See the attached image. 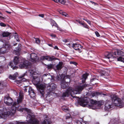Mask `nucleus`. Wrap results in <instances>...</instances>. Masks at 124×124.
<instances>
[{
	"instance_id": "obj_40",
	"label": "nucleus",
	"mask_w": 124,
	"mask_h": 124,
	"mask_svg": "<svg viewBox=\"0 0 124 124\" xmlns=\"http://www.w3.org/2000/svg\"><path fill=\"white\" fill-rule=\"evenodd\" d=\"M9 65V66H10L11 67V68H12L14 66V65L13 64V62H10Z\"/></svg>"
},
{
	"instance_id": "obj_18",
	"label": "nucleus",
	"mask_w": 124,
	"mask_h": 124,
	"mask_svg": "<svg viewBox=\"0 0 124 124\" xmlns=\"http://www.w3.org/2000/svg\"><path fill=\"white\" fill-rule=\"evenodd\" d=\"M82 47L80 45L75 43L74 44L73 48L77 50H79L80 48H81Z\"/></svg>"
},
{
	"instance_id": "obj_17",
	"label": "nucleus",
	"mask_w": 124,
	"mask_h": 124,
	"mask_svg": "<svg viewBox=\"0 0 124 124\" xmlns=\"http://www.w3.org/2000/svg\"><path fill=\"white\" fill-rule=\"evenodd\" d=\"M23 94L22 93H20L19 97L17 100V103L19 104L21 102L23 99Z\"/></svg>"
},
{
	"instance_id": "obj_13",
	"label": "nucleus",
	"mask_w": 124,
	"mask_h": 124,
	"mask_svg": "<svg viewBox=\"0 0 124 124\" xmlns=\"http://www.w3.org/2000/svg\"><path fill=\"white\" fill-rule=\"evenodd\" d=\"M30 60L33 62H35L38 59L37 55L34 53H32L30 55Z\"/></svg>"
},
{
	"instance_id": "obj_4",
	"label": "nucleus",
	"mask_w": 124,
	"mask_h": 124,
	"mask_svg": "<svg viewBox=\"0 0 124 124\" xmlns=\"http://www.w3.org/2000/svg\"><path fill=\"white\" fill-rule=\"evenodd\" d=\"M112 101L113 104L116 106H121L120 107L121 108L124 106V104L121 101V99L115 96H114L112 99Z\"/></svg>"
},
{
	"instance_id": "obj_49",
	"label": "nucleus",
	"mask_w": 124,
	"mask_h": 124,
	"mask_svg": "<svg viewBox=\"0 0 124 124\" xmlns=\"http://www.w3.org/2000/svg\"><path fill=\"white\" fill-rule=\"evenodd\" d=\"M57 28V30H59L60 31H62V29H61L60 28H59L58 25V27H56Z\"/></svg>"
},
{
	"instance_id": "obj_5",
	"label": "nucleus",
	"mask_w": 124,
	"mask_h": 124,
	"mask_svg": "<svg viewBox=\"0 0 124 124\" xmlns=\"http://www.w3.org/2000/svg\"><path fill=\"white\" fill-rule=\"evenodd\" d=\"M25 110L29 114H28L27 116V119H28L29 117L30 118L28 120L29 121V123H31V122L33 121V124H37L39 123V121L36 119H34L33 120L32 119V115H31V110L27 108H25Z\"/></svg>"
},
{
	"instance_id": "obj_38",
	"label": "nucleus",
	"mask_w": 124,
	"mask_h": 124,
	"mask_svg": "<svg viewBox=\"0 0 124 124\" xmlns=\"http://www.w3.org/2000/svg\"><path fill=\"white\" fill-rule=\"evenodd\" d=\"M43 124H48V123L47 120H44L42 123Z\"/></svg>"
},
{
	"instance_id": "obj_36",
	"label": "nucleus",
	"mask_w": 124,
	"mask_h": 124,
	"mask_svg": "<svg viewBox=\"0 0 124 124\" xmlns=\"http://www.w3.org/2000/svg\"><path fill=\"white\" fill-rule=\"evenodd\" d=\"M91 102L92 104L94 105H95L96 104V101L92 100H91Z\"/></svg>"
},
{
	"instance_id": "obj_60",
	"label": "nucleus",
	"mask_w": 124,
	"mask_h": 124,
	"mask_svg": "<svg viewBox=\"0 0 124 124\" xmlns=\"http://www.w3.org/2000/svg\"><path fill=\"white\" fill-rule=\"evenodd\" d=\"M24 75H23L21 77H20L21 78H22L23 77H24Z\"/></svg>"
},
{
	"instance_id": "obj_56",
	"label": "nucleus",
	"mask_w": 124,
	"mask_h": 124,
	"mask_svg": "<svg viewBox=\"0 0 124 124\" xmlns=\"http://www.w3.org/2000/svg\"><path fill=\"white\" fill-rule=\"evenodd\" d=\"M54 48L55 49H58V48L57 46H55L54 47Z\"/></svg>"
},
{
	"instance_id": "obj_37",
	"label": "nucleus",
	"mask_w": 124,
	"mask_h": 124,
	"mask_svg": "<svg viewBox=\"0 0 124 124\" xmlns=\"http://www.w3.org/2000/svg\"><path fill=\"white\" fill-rule=\"evenodd\" d=\"M47 68L48 69H50L52 68L53 67V65L52 64H50L47 65Z\"/></svg>"
},
{
	"instance_id": "obj_23",
	"label": "nucleus",
	"mask_w": 124,
	"mask_h": 124,
	"mask_svg": "<svg viewBox=\"0 0 124 124\" xmlns=\"http://www.w3.org/2000/svg\"><path fill=\"white\" fill-rule=\"evenodd\" d=\"M12 124H26L24 122H20L19 121H15L13 122Z\"/></svg>"
},
{
	"instance_id": "obj_9",
	"label": "nucleus",
	"mask_w": 124,
	"mask_h": 124,
	"mask_svg": "<svg viewBox=\"0 0 124 124\" xmlns=\"http://www.w3.org/2000/svg\"><path fill=\"white\" fill-rule=\"evenodd\" d=\"M38 87L39 89L40 93L43 96H44V90L46 87V84H43L38 85Z\"/></svg>"
},
{
	"instance_id": "obj_26",
	"label": "nucleus",
	"mask_w": 124,
	"mask_h": 124,
	"mask_svg": "<svg viewBox=\"0 0 124 124\" xmlns=\"http://www.w3.org/2000/svg\"><path fill=\"white\" fill-rule=\"evenodd\" d=\"M58 11L59 13L62 15L64 16H65L67 17L68 16V14L65 12H63L62 11L60 10H59Z\"/></svg>"
},
{
	"instance_id": "obj_45",
	"label": "nucleus",
	"mask_w": 124,
	"mask_h": 124,
	"mask_svg": "<svg viewBox=\"0 0 124 124\" xmlns=\"http://www.w3.org/2000/svg\"><path fill=\"white\" fill-rule=\"evenodd\" d=\"M97 80L96 79L94 78L92 79L91 80V82L93 83H93V81H96Z\"/></svg>"
},
{
	"instance_id": "obj_19",
	"label": "nucleus",
	"mask_w": 124,
	"mask_h": 124,
	"mask_svg": "<svg viewBox=\"0 0 124 124\" xmlns=\"http://www.w3.org/2000/svg\"><path fill=\"white\" fill-rule=\"evenodd\" d=\"M18 75L17 73H15L13 76L10 75L9 76V78L10 79L15 80L16 78Z\"/></svg>"
},
{
	"instance_id": "obj_27",
	"label": "nucleus",
	"mask_w": 124,
	"mask_h": 124,
	"mask_svg": "<svg viewBox=\"0 0 124 124\" xmlns=\"http://www.w3.org/2000/svg\"><path fill=\"white\" fill-rule=\"evenodd\" d=\"M51 24L52 26V27L53 26H55L56 27H58V25L55 23V22L53 20H52L51 22Z\"/></svg>"
},
{
	"instance_id": "obj_10",
	"label": "nucleus",
	"mask_w": 124,
	"mask_h": 124,
	"mask_svg": "<svg viewBox=\"0 0 124 124\" xmlns=\"http://www.w3.org/2000/svg\"><path fill=\"white\" fill-rule=\"evenodd\" d=\"M13 102V100L9 97H5L4 98V103L7 105H11Z\"/></svg>"
},
{
	"instance_id": "obj_47",
	"label": "nucleus",
	"mask_w": 124,
	"mask_h": 124,
	"mask_svg": "<svg viewBox=\"0 0 124 124\" xmlns=\"http://www.w3.org/2000/svg\"><path fill=\"white\" fill-rule=\"evenodd\" d=\"M83 26L85 28H87V25L85 24L84 23L83 25Z\"/></svg>"
},
{
	"instance_id": "obj_15",
	"label": "nucleus",
	"mask_w": 124,
	"mask_h": 124,
	"mask_svg": "<svg viewBox=\"0 0 124 124\" xmlns=\"http://www.w3.org/2000/svg\"><path fill=\"white\" fill-rule=\"evenodd\" d=\"M22 58H20L18 56L15 57L14 60V64L16 65L18 63H20L21 62V60H22Z\"/></svg>"
},
{
	"instance_id": "obj_53",
	"label": "nucleus",
	"mask_w": 124,
	"mask_h": 124,
	"mask_svg": "<svg viewBox=\"0 0 124 124\" xmlns=\"http://www.w3.org/2000/svg\"><path fill=\"white\" fill-rule=\"evenodd\" d=\"M78 22L80 24H81L83 26V25L84 23H82L80 21H79Z\"/></svg>"
},
{
	"instance_id": "obj_52",
	"label": "nucleus",
	"mask_w": 124,
	"mask_h": 124,
	"mask_svg": "<svg viewBox=\"0 0 124 124\" xmlns=\"http://www.w3.org/2000/svg\"><path fill=\"white\" fill-rule=\"evenodd\" d=\"M59 0H53L55 2L58 3L59 2Z\"/></svg>"
},
{
	"instance_id": "obj_43",
	"label": "nucleus",
	"mask_w": 124,
	"mask_h": 124,
	"mask_svg": "<svg viewBox=\"0 0 124 124\" xmlns=\"http://www.w3.org/2000/svg\"><path fill=\"white\" fill-rule=\"evenodd\" d=\"M15 38L16 39V41H18H18H19V39L18 38V36L16 34L15 35Z\"/></svg>"
},
{
	"instance_id": "obj_51",
	"label": "nucleus",
	"mask_w": 124,
	"mask_h": 124,
	"mask_svg": "<svg viewBox=\"0 0 124 124\" xmlns=\"http://www.w3.org/2000/svg\"><path fill=\"white\" fill-rule=\"evenodd\" d=\"M39 16L42 17H44V15L43 14H39Z\"/></svg>"
},
{
	"instance_id": "obj_55",
	"label": "nucleus",
	"mask_w": 124,
	"mask_h": 124,
	"mask_svg": "<svg viewBox=\"0 0 124 124\" xmlns=\"http://www.w3.org/2000/svg\"><path fill=\"white\" fill-rule=\"evenodd\" d=\"M90 2H91V3H92V4H95V3L93 2V1H90Z\"/></svg>"
},
{
	"instance_id": "obj_7",
	"label": "nucleus",
	"mask_w": 124,
	"mask_h": 124,
	"mask_svg": "<svg viewBox=\"0 0 124 124\" xmlns=\"http://www.w3.org/2000/svg\"><path fill=\"white\" fill-rule=\"evenodd\" d=\"M20 63V64H19V66L20 68H23L25 67L27 68H28V62L25 59L22 58V60H21V62Z\"/></svg>"
},
{
	"instance_id": "obj_28",
	"label": "nucleus",
	"mask_w": 124,
	"mask_h": 124,
	"mask_svg": "<svg viewBox=\"0 0 124 124\" xmlns=\"http://www.w3.org/2000/svg\"><path fill=\"white\" fill-rule=\"evenodd\" d=\"M109 102H108L106 103L105 105V107L107 108H111L112 107L111 105L109 104Z\"/></svg>"
},
{
	"instance_id": "obj_42",
	"label": "nucleus",
	"mask_w": 124,
	"mask_h": 124,
	"mask_svg": "<svg viewBox=\"0 0 124 124\" xmlns=\"http://www.w3.org/2000/svg\"><path fill=\"white\" fill-rule=\"evenodd\" d=\"M0 25L1 26L3 27H5L6 26V25L3 23H0Z\"/></svg>"
},
{
	"instance_id": "obj_32",
	"label": "nucleus",
	"mask_w": 124,
	"mask_h": 124,
	"mask_svg": "<svg viewBox=\"0 0 124 124\" xmlns=\"http://www.w3.org/2000/svg\"><path fill=\"white\" fill-rule=\"evenodd\" d=\"M101 76H103V75H107V74H106V72L104 71H101Z\"/></svg>"
},
{
	"instance_id": "obj_2",
	"label": "nucleus",
	"mask_w": 124,
	"mask_h": 124,
	"mask_svg": "<svg viewBox=\"0 0 124 124\" xmlns=\"http://www.w3.org/2000/svg\"><path fill=\"white\" fill-rule=\"evenodd\" d=\"M87 86V85L86 84L78 86L75 87L74 90L72 88L69 87L65 92L63 93L62 96L65 97L70 95L71 96L73 97L72 94H79L83 89Z\"/></svg>"
},
{
	"instance_id": "obj_6",
	"label": "nucleus",
	"mask_w": 124,
	"mask_h": 124,
	"mask_svg": "<svg viewBox=\"0 0 124 124\" xmlns=\"http://www.w3.org/2000/svg\"><path fill=\"white\" fill-rule=\"evenodd\" d=\"M29 72L31 76L33 77V79L35 80L37 82H38L41 80L39 79V75L38 73V72L36 71L35 70H30Z\"/></svg>"
},
{
	"instance_id": "obj_30",
	"label": "nucleus",
	"mask_w": 124,
	"mask_h": 124,
	"mask_svg": "<svg viewBox=\"0 0 124 124\" xmlns=\"http://www.w3.org/2000/svg\"><path fill=\"white\" fill-rule=\"evenodd\" d=\"M34 39H35L36 43L37 44H39L40 43V40L38 38H34Z\"/></svg>"
},
{
	"instance_id": "obj_11",
	"label": "nucleus",
	"mask_w": 124,
	"mask_h": 124,
	"mask_svg": "<svg viewBox=\"0 0 124 124\" xmlns=\"http://www.w3.org/2000/svg\"><path fill=\"white\" fill-rule=\"evenodd\" d=\"M88 101L87 98H81L79 99V103L80 105L84 107L88 103Z\"/></svg>"
},
{
	"instance_id": "obj_22",
	"label": "nucleus",
	"mask_w": 124,
	"mask_h": 124,
	"mask_svg": "<svg viewBox=\"0 0 124 124\" xmlns=\"http://www.w3.org/2000/svg\"><path fill=\"white\" fill-rule=\"evenodd\" d=\"M88 76V74L87 73L85 74H84L82 78V82L83 83H84L86 79L87 78Z\"/></svg>"
},
{
	"instance_id": "obj_41",
	"label": "nucleus",
	"mask_w": 124,
	"mask_h": 124,
	"mask_svg": "<svg viewBox=\"0 0 124 124\" xmlns=\"http://www.w3.org/2000/svg\"><path fill=\"white\" fill-rule=\"evenodd\" d=\"M20 50L19 49L17 51H15L16 54L17 55H19L20 54Z\"/></svg>"
},
{
	"instance_id": "obj_1",
	"label": "nucleus",
	"mask_w": 124,
	"mask_h": 124,
	"mask_svg": "<svg viewBox=\"0 0 124 124\" xmlns=\"http://www.w3.org/2000/svg\"><path fill=\"white\" fill-rule=\"evenodd\" d=\"M17 104L16 102H14L10 109L5 107H0V118L6 119L8 117L15 115L16 109V107L15 106Z\"/></svg>"
},
{
	"instance_id": "obj_63",
	"label": "nucleus",
	"mask_w": 124,
	"mask_h": 124,
	"mask_svg": "<svg viewBox=\"0 0 124 124\" xmlns=\"http://www.w3.org/2000/svg\"><path fill=\"white\" fill-rule=\"evenodd\" d=\"M65 42H67V40H66Z\"/></svg>"
},
{
	"instance_id": "obj_31",
	"label": "nucleus",
	"mask_w": 124,
	"mask_h": 124,
	"mask_svg": "<svg viewBox=\"0 0 124 124\" xmlns=\"http://www.w3.org/2000/svg\"><path fill=\"white\" fill-rule=\"evenodd\" d=\"M62 109L63 110L65 111H68V107L65 106H62Z\"/></svg>"
},
{
	"instance_id": "obj_57",
	"label": "nucleus",
	"mask_w": 124,
	"mask_h": 124,
	"mask_svg": "<svg viewBox=\"0 0 124 124\" xmlns=\"http://www.w3.org/2000/svg\"><path fill=\"white\" fill-rule=\"evenodd\" d=\"M27 89L26 88H25L24 89V91L25 92H27Z\"/></svg>"
},
{
	"instance_id": "obj_34",
	"label": "nucleus",
	"mask_w": 124,
	"mask_h": 124,
	"mask_svg": "<svg viewBox=\"0 0 124 124\" xmlns=\"http://www.w3.org/2000/svg\"><path fill=\"white\" fill-rule=\"evenodd\" d=\"M100 94H101V93L99 92H95L93 93V96H97Z\"/></svg>"
},
{
	"instance_id": "obj_29",
	"label": "nucleus",
	"mask_w": 124,
	"mask_h": 124,
	"mask_svg": "<svg viewBox=\"0 0 124 124\" xmlns=\"http://www.w3.org/2000/svg\"><path fill=\"white\" fill-rule=\"evenodd\" d=\"M74 44L73 43L71 42L69 44H67L66 45L68 46L70 48L72 47L73 48Z\"/></svg>"
},
{
	"instance_id": "obj_20",
	"label": "nucleus",
	"mask_w": 124,
	"mask_h": 124,
	"mask_svg": "<svg viewBox=\"0 0 124 124\" xmlns=\"http://www.w3.org/2000/svg\"><path fill=\"white\" fill-rule=\"evenodd\" d=\"M106 58L108 59H110L109 61H112V60H113L112 59L114 57L112 56V54H111L110 53H108V54L106 56Z\"/></svg>"
},
{
	"instance_id": "obj_64",
	"label": "nucleus",
	"mask_w": 124,
	"mask_h": 124,
	"mask_svg": "<svg viewBox=\"0 0 124 124\" xmlns=\"http://www.w3.org/2000/svg\"><path fill=\"white\" fill-rule=\"evenodd\" d=\"M77 123H78H78H79V122H78Z\"/></svg>"
},
{
	"instance_id": "obj_33",
	"label": "nucleus",
	"mask_w": 124,
	"mask_h": 124,
	"mask_svg": "<svg viewBox=\"0 0 124 124\" xmlns=\"http://www.w3.org/2000/svg\"><path fill=\"white\" fill-rule=\"evenodd\" d=\"M26 79L25 78H22L21 80H20L19 81H17V82H18L19 83H21L23 82H24L26 81Z\"/></svg>"
},
{
	"instance_id": "obj_46",
	"label": "nucleus",
	"mask_w": 124,
	"mask_h": 124,
	"mask_svg": "<svg viewBox=\"0 0 124 124\" xmlns=\"http://www.w3.org/2000/svg\"><path fill=\"white\" fill-rule=\"evenodd\" d=\"M70 64H72L75 65H76L77 64L76 63L74 62H70Z\"/></svg>"
},
{
	"instance_id": "obj_54",
	"label": "nucleus",
	"mask_w": 124,
	"mask_h": 124,
	"mask_svg": "<svg viewBox=\"0 0 124 124\" xmlns=\"http://www.w3.org/2000/svg\"><path fill=\"white\" fill-rule=\"evenodd\" d=\"M17 68V67L16 66H14L13 67V69L15 70V69H16Z\"/></svg>"
},
{
	"instance_id": "obj_35",
	"label": "nucleus",
	"mask_w": 124,
	"mask_h": 124,
	"mask_svg": "<svg viewBox=\"0 0 124 124\" xmlns=\"http://www.w3.org/2000/svg\"><path fill=\"white\" fill-rule=\"evenodd\" d=\"M59 2L63 4H64L66 3V1L65 0H59Z\"/></svg>"
},
{
	"instance_id": "obj_3",
	"label": "nucleus",
	"mask_w": 124,
	"mask_h": 124,
	"mask_svg": "<svg viewBox=\"0 0 124 124\" xmlns=\"http://www.w3.org/2000/svg\"><path fill=\"white\" fill-rule=\"evenodd\" d=\"M64 76L63 75L57 76L56 77L57 79L58 80H61L62 81L61 83V86L62 88L64 89L65 88L67 87L69 84V82H66L64 80Z\"/></svg>"
},
{
	"instance_id": "obj_16",
	"label": "nucleus",
	"mask_w": 124,
	"mask_h": 124,
	"mask_svg": "<svg viewBox=\"0 0 124 124\" xmlns=\"http://www.w3.org/2000/svg\"><path fill=\"white\" fill-rule=\"evenodd\" d=\"M28 92L29 94L31 97H33L35 96V93H34L33 90L31 87L29 88Z\"/></svg>"
},
{
	"instance_id": "obj_48",
	"label": "nucleus",
	"mask_w": 124,
	"mask_h": 124,
	"mask_svg": "<svg viewBox=\"0 0 124 124\" xmlns=\"http://www.w3.org/2000/svg\"><path fill=\"white\" fill-rule=\"evenodd\" d=\"M50 36L51 37H53L54 38L55 37V35L53 34H51L50 35Z\"/></svg>"
},
{
	"instance_id": "obj_21",
	"label": "nucleus",
	"mask_w": 124,
	"mask_h": 124,
	"mask_svg": "<svg viewBox=\"0 0 124 124\" xmlns=\"http://www.w3.org/2000/svg\"><path fill=\"white\" fill-rule=\"evenodd\" d=\"M63 64L62 62H59V63L56 66V68L57 70H60L62 68Z\"/></svg>"
},
{
	"instance_id": "obj_50",
	"label": "nucleus",
	"mask_w": 124,
	"mask_h": 124,
	"mask_svg": "<svg viewBox=\"0 0 124 124\" xmlns=\"http://www.w3.org/2000/svg\"><path fill=\"white\" fill-rule=\"evenodd\" d=\"M85 21H86L89 24H90V21L89 20H85Z\"/></svg>"
},
{
	"instance_id": "obj_44",
	"label": "nucleus",
	"mask_w": 124,
	"mask_h": 124,
	"mask_svg": "<svg viewBox=\"0 0 124 124\" xmlns=\"http://www.w3.org/2000/svg\"><path fill=\"white\" fill-rule=\"evenodd\" d=\"M95 34L97 37H100V35L99 34V33L97 31H96L95 32Z\"/></svg>"
},
{
	"instance_id": "obj_59",
	"label": "nucleus",
	"mask_w": 124,
	"mask_h": 124,
	"mask_svg": "<svg viewBox=\"0 0 124 124\" xmlns=\"http://www.w3.org/2000/svg\"><path fill=\"white\" fill-rule=\"evenodd\" d=\"M8 13H9V14H10L11 13V12H8V11H6Z\"/></svg>"
},
{
	"instance_id": "obj_25",
	"label": "nucleus",
	"mask_w": 124,
	"mask_h": 124,
	"mask_svg": "<svg viewBox=\"0 0 124 124\" xmlns=\"http://www.w3.org/2000/svg\"><path fill=\"white\" fill-rule=\"evenodd\" d=\"M10 33L8 32H3L2 33V35L3 37H7L9 36Z\"/></svg>"
},
{
	"instance_id": "obj_58",
	"label": "nucleus",
	"mask_w": 124,
	"mask_h": 124,
	"mask_svg": "<svg viewBox=\"0 0 124 124\" xmlns=\"http://www.w3.org/2000/svg\"><path fill=\"white\" fill-rule=\"evenodd\" d=\"M93 4L94 5H97V4L96 3H95V4Z\"/></svg>"
},
{
	"instance_id": "obj_62",
	"label": "nucleus",
	"mask_w": 124,
	"mask_h": 124,
	"mask_svg": "<svg viewBox=\"0 0 124 124\" xmlns=\"http://www.w3.org/2000/svg\"><path fill=\"white\" fill-rule=\"evenodd\" d=\"M83 19V20H85H85H86L85 19H84H84Z\"/></svg>"
},
{
	"instance_id": "obj_61",
	"label": "nucleus",
	"mask_w": 124,
	"mask_h": 124,
	"mask_svg": "<svg viewBox=\"0 0 124 124\" xmlns=\"http://www.w3.org/2000/svg\"><path fill=\"white\" fill-rule=\"evenodd\" d=\"M0 18H3V17H2V16H0Z\"/></svg>"
},
{
	"instance_id": "obj_12",
	"label": "nucleus",
	"mask_w": 124,
	"mask_h": 124,
	"mask_svg": "<svg viewBox=\"0 0 124 124\" xmlns=\"http://www.w3.org/2000/svg\"><path fill=\"white\" fill-rule=\"evenodd\" d=\"M56 85L54 83H52L50 85L49 84L47 87V89L50 92L53 91L56 88Z\"/></svg>"
},
{
	"instance_id": "obj_39",
	"label": "nucleus",
	"mask_w": 124,
	"mask_h": 124,
	"mask_svg": "<svg viewBox=\"0 0 124 124\" xmlns=\"http://www.w3.org/2000/svg\"><path fill=\"white\" fill-rule=\"evenodd\" d=\"M70 115L69 114H67L66 115V119L70 118Z\"/></svg>"
},
{
	"instance_id": "obj_24",
	"label": "nucleus",
	"mask_w": 124,
	"mask_h": 124,
	"mask_svg": "<svg viewBox=\"0 0 124 124\" xmlns=\"http://www.w3.org/2000/svg\"><path fill=\"white\" fill-rule=\"evenodd\" d=\"M50 77V74H45L43 75L42 77V79H41V81H42L43 79H44V78L45 77L46 78H49V77Z\"/></svg>"
},
{
	"instance_id": "obj_8",
	"label": "nucleus",
	"mask_w": 124,
	"mask_h": 124,
	"mask_svg": "<svg viewBox=\"0 0 124 124\" xmlns=\"http://www.w3.org/2000/svg\"><path fill=\"white\" fill-rule=\"evenodd\" d=\"M117 53L118 55L122 56L117 58V61L124 62V53L120 50H117Z\"/></svg>"
},
{
	"instance_id": "obj_14",
	"label": "nucleus",
	"mask_w": 124,
	"mask_h": 124,
	"mask_svg": "<svg viewBox=\"0 0 124 124\" xmlns=\"http://www.w3.org/2000/svg\"><path fill=\"white\" fill-rule=\"evenodd\" d=\"M41 59L42 60L45 59L48 61H51L54 60L55 58L53 56L51 57L49 56H43L41 57Z\"/></svg>"
}]
</instances>
